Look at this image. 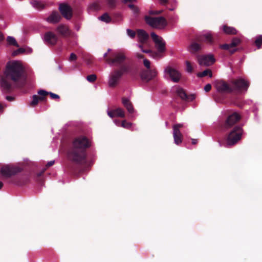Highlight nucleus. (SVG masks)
I'll use <instances>...</instances> for the list:
<instances>
[{
	"instance_id": "nucleus-57",
	"label": "nucleus",
	"mask_w": 262,
	"mask_h": 262,
	"mask_svg": "<svg viewBox=\"0 0 262 262\" xmlns=\"http://www.w3.org/2000/svg\"><path fill=\"white\" fill-rule=\"evenodd\" d=\"M236 51V49H234V50H231V51H230V52H231V54H233V53H234Z\"/></svg>"
},
{
	"instance_id": "nucleus-16",
	"label": "nucleus",
	"mask_w": 262,
	"mask_h": 262,
	"mask_svg": "<svg viewBox=\"0 0 262 262\" xmlns=\"http://www.w3.org/2000/svg\"><path fill=\"white\" fill-rule=\"evenodd\" d=\"M38 94L39 96L34 95L32 97V101L30 103V105L31 106H36L39 102V101H43L46 100V96L49 95V92L40 90L38 91Z\"/></svg>"
},
{
	"instance_id": "nucleus-11",
	"label": "nucleus",
	"mask_w": 262,
	"mask_h": 262,
	"mask_svg": "<svg viewBox=\"0 0 262 262\" xmlns=\"http://www.w3.org/2000/svg\"><path fill=\"white\" fill-rule=\"evenodd\" d=\"M164 72L169 76L171 80L174 82H178L181 78V73L170 66L167 67Z\"/></svg>"
},
{
	"instance_id": "nucleus-15",
	"label": "nucleus",
	"mask_w": 262,
	"mask_h": 262,
	"mask_svg": "<svg viewBox=\"0 0 262 262\" xmlns=\"http://www.w3.org/2000/svg\"><path fill=\"white\" fill-rule=\"evenodd\" d=\"M59 10L63 17L67 20L70 19L73 16L72 8L67 4H60L59 7Z\"/></svg>"
},
{
	"instance_id": "nucleus-49",
	"label": "nucleus",
	"mask_w": 262,
	"mask_h": 262,
	"mask_svg": "<svg viewBox=\"0 0 262 262\" xmlns=\"http://www.w3.org/2000/svg\"><path fill=\"white\" fill-rule=\"evenodd\" d=\"M6 99L8 100V101H12L14 100V98L12 97V96H7L6 97Z\"/></svg>"
},
{
	"instance_id": "nucleus-5",
	"label": "nucleus",
	"mask_w": 262,
	"mask_h": 262,
	"mask_svg": "<svg viewBox=\"0 0 262 262\" xmlns=\"http://www.w3.org/2000/svg\"><path fill=\"white\" fill-rule=\"evenodd\" d=\"M132 66L129 64H122L118 69L115 70L111 74L108 84L110 87H115L119 83L123 75L131 73Z\"/></svg>"
},
{
	"instance_id": "nucleus-30",
	"label": "nucleus",
	"mask_w": 262,
	"mask_h": 262,
	"mask_svg": "<svg viewBox=\"0 0 262 262\" xmlns=\"http://www.w3.org/2000/svg\"><path fill=\"white\" fill-rule=\"evenodd\" d=\"M100 19L103 21L109 23L111 20V18L107 13H105L100 17Z\"/></svg>"
},
{
	"instance_id": "nucleus-21",
	"label": "nucleus",
	"mask_w": 262,
	"mask_h": 262,
	"mask_svg": "<svg viewBox=\"0 0 262 262\" xmlns=\"http://www.w3.org/2000/svg\"><path fill=\"white\" fill-rule=\"evenodd\" d=\"M177 95L184 100L192 101L195 98L194 95H188L182 88H179L177 91Z\"/></svg>"
},
{
	"instance_id": "nucleus-42",
	"label": "nucleus",
	"mask_w": 262,
	"mask_h": 262,
	"mask_svg": "<svg viewBox=\"0 0 262 262\" xmlns=\"http://www.w3.org/2000/svg\"><path fill=\"white\" fill-rule=\"evenodd\" d=\"M77 59V56L74 53H71L69 58V60L70 61H74Z\"/></svg>"
},
{
	"instance_id": "nucleus-54",
	"label": "nucleus",
	"mask_w": 262,
	"mask_h": 262,
	"mask_svg": "<svg viewBox=\"0 0 262 262\" xmlns=\"http://www.w3.org/2000/svg\"><path fill=\"white\" fill-rule=\"evenodd\" d=\"M137 56L138 58H143L144 55L141 54H137Z\"/></svg>"
},
{
	"instance_id": "nucleus-48",
	"label": "nucleus",
	"mask_w": 262,
	"mask_h": 262,
	"mask_svg": "<svg viewBox=\"0 0 262 262\" xmlns=\"http://www.w3.org/2000/svg\"><path fill=\"white\" fill-rule=\"evenodd\" d=\"M92 8L94 10H97L99 8V5L96 3H94L92 5Z\"/></svg>"
},
{
	"instance_id": "nucleus-35",
	"label": "nucleus",
	"mask_w": 262,
	"mask_h": 262,
	"mask_svg": "<svg viewBox=\"0 0 262 262\" xmlns=\"http://www.w3.org/2000/svg\"><path fill=\"white\" fill-rule=\"evenodd\" d=\"M97 79V76L95 74H91L90 75H88L86 77V79L91 82H94Z\"/></svg>"
},
{
	"instance_id": "nucleus-52",
	"label": "nucleus",
	"mask_w": 262,
	"mask_h": 262,
	"mask_svg": "<svg viewBox=\"0 0 262 262\" xmlns=\"http://www.w3.org/2000/svg\"><path fill=\"white\" fill-rule=\"evenodd\" d=\"M4 36L2 32L0 31V42H2L4 40Z\"/></svg>"
},
{
	"instance_id": "nucleus-9",
	"label": "nucleus",
	"mask_w": 262,
	"mask_h": 262,
	"mask_svg": "<svg viewBox=\"0 0 262 262\" xmlns=\"http://www.w3.org/2000/svg\"><path fill=\"white\" fill-rule=\"evenodd\" d=\"M215 88L217 91L221 94L233 93L231 80L229 82L223 80H217L215 82Z\"/></svg>"
},
{
	"instance_id": "nucleus-2",
	"label": "nucleus",
	"mask_w": 262,
	"mask_h": 262,
	"mask_svg": "<svg viewBox=\"0 0 262 262\" xmlns=\"http://www.w3.org/2000/svg\"><path fill=\"white\" fill-rule=\"evenodd\" d=\"M91 146V143L85 136H80L75 138L70 146L67 156L69 160L78 165L86 163L87 148Z\"/></svg>"
},
{
	"instance_id": "nucleus-29",
	"label": "nucleus",
	"mask_w": 262,
	"mask_h": 262,
	"mask_svg": "<svg viewBox=\"0 0 262 262\" xmlns=\"http://www.w3.org/2000/svg\"><path fill=\"white\" fill-rule=\"evenodd\" d=\"M115 111L116 116L123 118L125 117L124 112L123 109L121 108H118Z\"/></svg>"
},
{
	"instance_id": "nucleus-19",
	"label": "nucleus",
	"mask_w": 262,
	"mask_h": 262,
	"mask_svg": "<svg viewBox=\"0 0 262 262\" xmlns=\"http://www.w3.org/2000/svg\"><path fill=\"white\" fill-rule=\"evenodd\" d=\"M56 31L59 34L64 37L70 36L72 34V32L68 26L63 24L59 25L57 27Z\"/></svg>"
},
{
	"instance_id": "nucleus-20",
	"label": "nucleus",
	"mask_w": 262,
	"mask_h": 262,
	"mask_svg": "<svg viewBox=\"0 0 262 262\" xmlns=\"http://www.w3.org/2000/svg\"><path fill=\"white\" fill-rule=\"evenodd\" d=\"M202 49V42L198 41L197 38L195 40L192 41L188 47L189 51L192 53L195 54L200 52Z\"/></svg>"
},
{
	"instance_id": "nucleus-7",
	"label": "nucleus",
	"mask_w": 262,
	"mask_h": 262,
	"mask_svg": "<svg viewBox=\"0 0 262 262\" xmlns=\"http://www.w3.org/2000/svg\"><path fill=\"white\" fill-rule=\"evenodd\" d=\"M127 59L125 53L123 51H116L112 53L111 57L106 58V62L110 65L119 66L120 67L125 62Z\"/></svg>"
},
{
	"instance_id": "nucleus-4",
	"label": "nucleus",
	"mask_w": 262,
	"mask_h": 262,
	"mask_svg": "<svg viewBox=\"0 0 262 262\" xmlns=\"http://www.w3.org/2000/svg\"><path fill=\"white\" fill-rule=\"evenodd\" d=\"M22 171L21 167L10 165L3 166L1 169L2 176L5 179H10L8 180L9 183L20 186L25 185L29 181L27 175H18Z\"/></svg>"
},
{
	"instance_id": "nucleus-10",
	"label": "nucleus",
	"mask_w": 262,
	"mask_h": 262,
	"mask_svg": "<svg viewBox=\"0 0 262 262\" xmlns=\"http://www.w3.org/2000/svg\"><path fill=\"white\" fill-rule=\"evenodd\" d=\"M150 36L155 43V47L158 52L160 53H164L166 51V43L163 39L155 32H151Z\"/></svg>"
},
{
	"instance_id": "nucleus-32",
	"label": "nucleus",
	"mask_w": 262,
	"mask_h": 262,
	"mask_svg": "<svg viewBox=\"0 0 262 262\" xmlns=\"http://www.w3.org/2000/svg\"><path fill=\"white\" fill-rule=\"evenodd\" d=\"M255 44L257 49H260L262 45V35L257 36L255 40Z\"/></svg>"
},
{
	"instance_id": "nucleus-27",
	"label": "nucleus",
	"mask_w": 262,
	"mask_h": 262,
	"mask_svg": "<svg viewBox=\"0 0 262 262\" xmlns=\"http://www.w3.org/2000/svg\"><path fill=\"white\" fill-rule=\"evenodd\" d=\"M208 75L210 77H211L212 76V72L210 69L205 70L203 72H199L197 74V76L199 77H203Z\"/></svg>"
},
{
	"instance_id": "nucleus-39",
	"label": "nucleus",
	"mask_w": 262,
	"mask_h": 262,
	"mask_svg": "<svg viewBox=\"0 0 262 262\" xmlns=\"http://www.w3.org/2000/svg\"><path fill=\"white\" fill-rule=\"evenodd\" d=\"M127 33L128 36H129L132 38L135 37L136 35V33L134 31L130 29H127Z\"/></svg>"
},
{
	"instance_id": "nucleus-6",
	"label": "nucleus",
	"mask_w": 262,
	"mask_h": 262,
	"mask_svg": "<svg viewBox=\"0 0 262 262\" xmlns=\"http://www.w3.org/2000/svg\"><path fill=\"white\" fill-rule=\"evenodd\" d=\"M233 93L236 94H241L243 92L247 91L249 85V82L242 77L231 80Z\"/></svg>"
},
{
	"instance_id": "nucleus-61",
	"label": "nucleus",
	"mask_w": 262,
	"mask_h": 262,
	"mask_svg": "<svg viewBox=\"0 0 262 262\" xmlns=\"http://www.w3.org/2000/svg\"><path fill=\"white\" fill-rule=\"evenodd\" d=\"M111 51V49H108V52H110Z\"/></svg>"
},
{
	"instance_id": "nucleus-26",
	"label": "nucleus",
	"mask_w": 262,
	"mask_h": 262,
	"mask_svg": "<svg viewBox=\"0 0 262 262\" xmlns=\"http://www.w3.org/2000/svg\"><path fill=\"white\" fill-rule=\"evenodd\" d=\"M33 7L38 10H41L44 8V5L40 2L37 1H32L31 2Z\"/></svg>"
},
{
	"instance_id": "nucleus-41",
	"label": "nucleus",
	"mask_w": 262,
	"mask_h": 262,
	"mask_svg": "<svg viewBox=\"0 0 262 262\" xmlns=\"http://www.w3.org/2000/svg\"><path fill=\"white\" fill-rule=\"evenodd\" d=\"M49 95H50L51 98L53 99H59L60 98L59 95L51 92L49 93Z\"/></svg>"
},
{
	"instance_id": "nucleus-25",
	"label": "nucleus",
	"mask_w": 262,
	"mask_h": 262,
	"mask_svg": "<svg viewBox=\"0 0 262 262\" xmlns=\"http://www.w3.org/2000/svg\"><path fill=\"white\" fill-rule=\"evenodd\" d=\"M223 30L227 34L234 35L237 34V30L233 27L224 25L223 26Z\"/></svg>"
},
{
	"instance_id": "nucleus-44",
	"label": "nucleus",
	"mask_w": 262,
	"mask_h": 262,
	"mask_svg": "<svg viewBox=\"0 0 262 262\" xmlns=\"http://www.w3.org/2000/svg\"><path fill=\"white\" fill-rule=\"evenodd\" d=\"M211 89V85L210 84H206L204 87V91L206 92H209Z\"/></svg>"
},
{
	"instance_id": "nucleus-59",
	"label": "nucleus",
	"mask_w": 262,
	"mask_h": 262,
	"mask_svg": "<svg viewBox=\"0 0 262 262\" xmlns=\"http://www.w3.org/2000/svg\"><path fill=\"white\" fill-rule=\"evenodd\" d=\"M3 108V106L2 105V104H0V111H2Z\"/></svg>"
},
{
	"instance_id": "nucleus-36",
	"label": "nucleus",
	"mask_w": 262,
	"mask_h": 262,
	"mask_svg": "<svg viewBox=\"0 0 262 262\" xmlns=\"http://www.w3.org/2000/svg\"><path fill=\"white\" fill-rule=\"evenodd\" d=\"M121 126L126 129H129L132 126V123L124 120L122 122Z\"/></svg>"
},
{
	"instance_id": "nucleus-33",
	"label": "nucleus",
	"mask_w": 262,
	"mask_h": 262,
	"mask_svg": "<svg viewBox=\"0 0 262 262\" xmlns=\"http://www.w3.org/2000/svg\"><path fill=\"white\" fill-rule=\"evenodd\" d=\"M25 49H24V48H19L18 49L13 51V52L12 53V56H15L19 54L24 53H25Z\"/></svg>"
},
{
	"instance_id": "nucleus-13",
	"label": "nucleus",
	"mask_w": 262,
	"mask_h": 262,
	"mask_svg": "<svg viewBox=\"0 0 262 262\" xmlns=\"http://www.w3.org/2000/svg\"><path fill=\"white\" fill-rule=\"evenodd\" d=\"M137 36L139 38V40L141 44L139 45V47L141 49L142 51L144 53H148L150 52L149 50L143 49V44L145 43L148 38V34L143 30H138L137 31Z\"/></svg>"
},
{
	"instance_id": "nucleus-40",
	"label": "nucleus",
	"mask_w": 262,
	"mask_h": 262,
	"mask_svg": "<svg viewBox=\"0 0 262 262\" xmlns=\"http://www.w3.org/2000/svg\"><path fill=\"white\" fill-rule=\"evenodd\" d=\"M107 4L110 7L113 8L116 5V2L115 0H107Z\"/></svg>"
},
{
	"instance_id": "nucleus-55",
	"label": "nucleus",
	"mask_w": 262,
	"mask_h": 262,
	"mask_svg": "<svg viewBox=\"0 0 262 262\" xmlns=\"http://www.w3.org/2000/svg\"><path fill=\"white\" fill-rule=\"evenodd\" d=\"M103 57L104 58H105V60L106 61V58H108V57H107V53H106L104 54L103 55Z\"/></svg>"
},
{
	"instance_id": "nucleus-14",
	"label": "nucleus",
	"mask_w": 262,
	"mask_h": 262,
	"mask_svg": "<svg viewBox=\"0 0 262 262\" xmlns=\"http://www.w3.org/2000/svg\"><path fill=\"white\" fill-rule=\"evenodd\" d=\"M157 74L156 70L154 69L143 70L140 73L141 79L145 82H148L154 78Z\"/></svg>"
},
{
	"instance_id": "nucleus-17",
	"label": "nucleus",
	"mask_w": 262,
	"mask_h": 262,
	"mask_svg": "<svg viewBox=\"0 0 262 262\" xmlns=\"http://www.w3.org/2000/svg\"><path fill=\"white\" fill-rule=\"evenodd\" d=\"M199 63L200 65L209 66L213 64L215 59L212 54L202 55L199 58Z\"/></svg>"
},
{
	"instance_id": "nucleus-28",
	"label": "nucleus",
	"mask_w": 262,
	"mask_h": 262,
	"mask_svg": "<svg viewBox=\"0 0 262 262\" xmlns=\"http://www.w3.org/2000/svg\"><path fill=\"white\" fill-rule=\"evenodd\" d=\"M7 41L9 45H12V46H15L16 47H19V45H18L16 40L13 37H12V36L7 37Z\"/></svg>"
},
{
	"instance_id": "nucleus-34",
	"label": "nucleus",
	"mask_w": 262,
	"mask_h": 262,
	"mask_svg": "<svg viewBox=\"0 0 262 262\" xmlns=\"http://www.w3.org/2000/svg\"><path fill=\"white\" fill-rule=\"evenodd\" d=\"M186 71L188 73H192L193 71V67L189 61H186Z\"/></svg>"
},
{
	"instance_id": "nucleus-37",
	"label": "nucleus",
	"mask_w": 262,
	"mask_h": 262,
	"mask_svg": "<svg viewBox=\"0 0 262 262\" xmlns=\"http://www.w3.org/2000/svg\"><path fill=\"white\" fill-rule=\"evenodd\" d=\"M220 48L222 49L225 50H229L230 48H231V46L230 45V43L227 44L225 43L223 45H221L220 46Z\"/></svg>"
},
{
	"instance_id": "nucleus-3",
	"label": "nucleus",
	"mask_w": 262,
	"mask_h": 262,
	"mask_svg": "<svg viewBox=\"0 0 262 262\" xmlns=\"http://www.w3.org/2000/svg\"><path fill=\"white\" fill-rule=\"evenodd\" d=\"M241 116L237 112L229 115L222 126L224 130L231 129L227 136L226 143L228 146L236 144L242 138L243 129L239 125H236L241 120Z\"/></svg>"
},
{
	"instance_id": "nucleus-45",
	"label": "nucleus",
	"mask_w": 262,
	"mask_h": 262,
	"mask_svg": "<svg viewBox=\"0 0 262 262\" xmlns=\"http://www.w3.org/2000/svg\"><path fill=\"white\" fill-rule=\"evenodd\" d=\"M46 170V168H43V169H42L40 172H38V173H37V174H36V175H37V177L38 178H39L40 177H41V176L43 175V173L45 172V171Z\"/></svg>"
},
{
	"instance_id": "nucleus-53",
	"label": "nucleus",
	"mask_w": 262,
	"mask_h": 262,
	"mask_svg": "<svg viewBox=\"0 0 262 262\" xmlns=\"http://www.w3.org/2000/svg\"><path fill=\"white\" fill-rule=\"evenodd\" d=\"M198 143V140L196 139H192V144L193 145L196 144Z\"/></svg>"
},
{
	"instance_id": "nucleus-1",
	"label": "nucleus",
	"mask_w": 262,
	"mask_h": 262,
	"mask_svg": "<svg viewBox=\"0 0 262 262\" xmlns=\"http://www.w3.org/2000/svg\"><path fill=\"white\" fill-rule=\"evenodd\" d=\"M26 76L24 69L18 61L7 63L3 75L0 76V89L3 94L10 93L14 87L24 86Z\"/></svg>"
},
{
	"instance_id": "nucleus-43",
	"label": "nucleus",
	"mask_w": 262,
	"mask_h": 262,
	"mask_svg": "<svg viewBox=\"0 0 262 262\" xmlns=\"http://www.w3.org/2000/svg\"><path fill=\"white\" fill-rule=\"evenodd\" d=\"M162 12V10L160 11H156V10H151L149 12L150 14L151 15H158L161 13Z\"/></svg>"
},
{
	"instance_id": "nucleus-22",
	"label": "nucleus",
	"mask_w": 262,
	"mask_h": 262,
	"mask_svg": "<svg viewBox=\"0 0 262 262\" xmlns=\"http://www.w3.org/2000/svg\"><path fill=\"white\" fill-rule=\"evenodd\" d=\"M61 19L60 15L56 11H54L47 18V20L48 22L55 24L57 23Z\"/></svg>"
},
{
	"instance_id": "nucleus-56",
	"label": "nucleus",
	"mask_w": 262,
	"mask_h": 262,
	"mask_svg": "<svg viewBox=\"0 0 262 262\" xmlns=\"http://www.w3.org/2000/svg\"><path fill=\"white\" fill-rule=\"evenodd\" d=\"M3 183L2 182H0V189H2V188L3 187Z\"/></svg>"
},
{
	"instance_id": "nucleus-31",
	"label": "nucleus",
	"mask_w": 262,
	"mask_h": 262,
	"mask_svg": "<svg viewBox=\"0 0 262 262\" xmlns=\"http://www.w3.org/2000/svg\"><path fill=\"white\" fill-rule=\"evenodd\" d=\"M241 43V39L237 37H234L232 39L230 45L231 48L237 46Z\"/></svg>"
},
{
	"instance_id": "nucleus-23",
	"label": "nucleus",
	"mask_w": 262,
	"mask_h": 262,
	"mask_svg": "<svg viewBox=\"0 0 262 262\" xmlns=\"http://www.w3.org/2000/svg\"><path fill=\"white\" fill-rule=\"evenodd\" d=\"M198 41L202 42L203 40L205 42L212 44L213 42V39L212 34L210 33H207L197 37Z\"/></svg>"
},
{
	"instance_id": "nucleus-46",
	"label": "nucleus",
	"mask_w": 262,
	"mask_h": 262,
	"mask_svg": "<svg viewBox=\"0 0 262 262\" xmlns=\"http://www.w3.org/2000/svg\"><path fill=\"white\" fill-rule=\"evenodd\" d=\"M108 115L111 118L115 117L116 114L115 113V111L114 110L108 112Z\"/></svg>"
},
{
	"instance_id": "nucleus-51",
	"label": "nucleus",
	"mask_w": 262,
	"mask_h": 262,
	"mask_svg": "<svg viewBox=\"0 0 262 262\" xmlns=\"http://www.w3.org/2000/svg\"><path fill=\"white\" fill-rule=\"evenodd\" d=\"M159 1L160 3L163 5H165L168 3V0H159Z\"/></svg>"
},
{
	"instance_id": "nucleus-24",
	"label": "nucleus",
	"mask_w": 262,
	"mask_h": 262,
	"mask_svg": "<svg viewBox=\"0 0 262 262\" xmlns=\"http://www.w3.org/2000/svg\"><path fill=\"white\" fill-rule=\"evenodd\" d=\"M122 102L124 106V107H126L127 110L129 113H133L134 112V108L132 104V103L130 102V101L126 98H123L122 99Z\"/></svg>"
},
{
	"instance_id": "nucleus-50",
	"label": "nucleus",
	"mask_w": 262,
	"mask_h": 262,
	"mask_svg": "<svg viewBox=\"0 0 262 262\" xmlns=\"http://www.w3.org/2000/svg\"><path fill=\"white\" fill-rule=\"evenodd\" d=\"M128 6L132 10L136 9V11H138V8L134 5L130 4Z\"/></svg>"
},
{
	"instance_id": "nucleus-58",
	"label": "nucleus",
	"mask_w": 262,
	"mask_h": 262,
	"mask_svg": "<svg viewBox=\"0 0 262 262\" xmlns=\"http://www.w3.org/2000/svg\"><path fill=\"white\" fill-rule=\"evenodd\" d=\"M133 10L134 11V12L135 13H138V12H139V10H138V11H136V9H133Z\"/></svg>"
},
{
	"instance_id": "nucleus-8",
	"label": "nucleus",
	"mask_w": 262,
	"mask_h": 262,
	"mask_svg": "<svg viewBox=\"0 0 262 262\" xmlns=\"http://www.w3.org/2000/svg\"><path fill=\"white\" fill-rule=\"evenodd\" d=\"M146 23L152 28H161L166 25V20L163 17H152L146 16Z\"/></svg>"
},
{
	"instance_id": "nucleus-60",
	"label": "nucleus",
	"mask_w": 262,
	"mask_h": 262,
	"mask_svg": "<svg viewBox=\"0 0 262 262\" xmlns=\"http://www.w3.org/2000/svg\"><path fill=\"white\" fill-rule=\"evenodd\" d=\"M132 0H125V2H131Z\"/></svg>"
},
{
	"instance_id": "nucleus-47",
	"label": "nucleus",
	"mask_w": 262,
	"mask_h": 262,
	"mask_svg": "<svg viewBox=\"0 0 262 262\" xmlns=\"http://www.w3.org/2000/svg\"><path fill=\"white\" fill-rule=\"evenodd\" d=\"M54 164V161H51L47 163V164L46 165V169L51 166H52Z\"/></svg>"
},
{
	"instance_id": "nucleus-12",
	"label": "nucleus",
	"mask_w": 262,
	"mask_h": 262,
	"mask_svg": "<svg viewBox=\"0 0 262 262\" xmlns=\"http://www.w3.org/2000/svg\"><path fill=\"white\" fill-rule=\"evenodd\" d=\"M183 127L182 124H176L173 126V137L174 142L179 145L182 142L183 136L180 132V128Z\"/></svg>"
},
{
	"instance_id": "nucleus-18",
	"label": "nucleus",
	"mask_w": 262,
	"mask_h": 262,
	"mask_svg": "<svg viewBox=\"0 0 262 262\" xmlns=\"http://www.w3.org/2000/svg\"><path fill=\"white\" fill-rule=\"evenodd\" d=\"M43 40L47 45L54 46L58 41V37L53 32L49 31L45 33Z\"/></svg>"
},
{
	"instance_id": "nucleus-38",
	"label": "nucleus",
	"mask_w": 262,
	"mask_h": 262,
	"mask_svg": "<svg viewBox=\"0 0 262 262\" xmlns=\"http://www.w3.org/2000/svg\"><path fill=\"white\" fill-rule=\"evenodd\" d=\"M143 64H144V66L147 68L146 70L152 69V68H150V62L148 59H144Z\"/></svg>"
}]
</instances>
